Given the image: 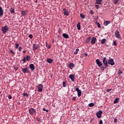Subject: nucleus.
<instances>
[{
  "instance_id": "nucleus-43",
  "label": "nucleus",
  "mask_w": 124,
  "mask_h": 124,
  "mask_svg": "<svg viewBox=\"0 0 124 124\" xmlns=\"http://www.w3.org/2000/svg\"><path fill=\"white\" fill-rule=\"evenodd\" d=\"M10 53H12V54H13V55H15V52H14V51H13V50H10Z\"/></svg>"
},
{
  "instance_id": "nucleus-13",
  "label": "nucleus",
  "mask_w": 124,
  "mask_h": 124,
  "mask_svg": "<svg viewBox=\"0 0 124 124\" xmlns=\"http://www.w3.org/2000/svg\"><path fill=\"white\" fill-rule=\"evenodd\" d=\"M75 77V76H74V75H73V74L70 75L69 76V78H70V79H71V80L72 82H74V81L75 80L74 79Z\"/></svg>"
},
{
  "instance_id": "nucleus-38",
  "label": "nucleus",
  "mask_w": 124,
  "mask_h": 124,
  "mask_svg": "<svg viewBox=\"0 0 124 124\" xmlns=\"http://www.w3.org/2000/svg\"><path fill=\"white\" fill-rule=\"evenodd\" d=\"M23 96H26L27 97L29 96V95L27 93H23Z\"/></svg>"
},
{
  "instance_id": "nucleus-11",
  "label": "nucleus",
  "mask_w": 124,
  "mask_h": 124,
  "mask_svg": "<svg viewBox=\"0 0 124 124\" xmlns=\"http://www.w3.org/2000/svg\"><path fill=\"white\" fill-rule=\"evenodd\" d=\"M38 47H39V46L37 44H35L33 45V46H32L33 50L34 51H35V50H37V49H38Z\"/></svg>"
},
{
  "instance_id": "nucleus-53",
  "label": "nucleus",
  "mask_w": 124,
  "mask_h": 124,
  "mask_svg": "<svg viewBox=\"0 0 124 124\" xmlns=\"http://www.w3.org/2000/svg\"><path fill=\"white\" fill-rule=\"evenodd\" d=\"M74 54H75V55H77V54H78V52L76 51L74 52Z\"/></svg>"
},
{
  "instance_id": "nucleus-40",
  "label": "nucleus",
  "mask_w": 124,
  "mask_h": 124,
  "mask_svg": "<svg viewBox=\"0 0 124 124\" xmlns=\"http://www.w3.org/2000/svg\"><path fill=\"white\" fill-rule=\"evenodd\" d=\"M43 110L46 111V112H49V110H48V109H46V108H43Z\"/></svg>"
},
{
  "instance_id": "nucleus-20",
  "label": "nucleus",
  "mask_w": 124,
  "mask_h": 124,
  "mask_svg": "<svg viewBox=\"0 0 124 124\" xmlns=\"http://www.w3.org/2000/svg\"><path fill=\"white\" fill-rule=\"evenodd\" d=\"M46 62H48V63H52V62H53V59H51V58H48L46 60Z\"/></svg>"
},
{
  "instance_id": "nucleus-42",
  "label": "nucleus",
  "mask_w": 124,
  "mask_h": 124,
  "mask_svg": "<svg viewBox=\"0 0 124 124\" xmlns=\"http://www.w3.org/2000/svg\"><path fill=\"white\" fill-rule=\"evenodd\" d=\"M29 37H30V38H31V39H32V37H33L32 34H30L29 35Z\"/></svg>"
},
{
  "instance_id": "nucleus-5",
  "label": "nucleus",
  "mask_w": 124,
  "mask_h": 124,
  "mask_svg": "<svg viewBox=\"0 0 124 124\" xmlns=\"http://www.w3.org/2000/svg\"><path fill=\"white\" fill-rule=\"evenodd\" d=\"M108 63L110 64V65H114V64H115V62H114V60L113 59H110L108 60Z\"/></svg>"
},
{
  "instance_id": "nucleus-51",
  "label": "nucleus",
  "mask_w": 124,
  "mask_h": 124,
  "mask_svg": "<svg viewBox=\"0 0 124 124\" xmlns=\"http://www.w3.org/2000/svg\"><path fill=\"white\" fill-rule=\"evenodd\" d=\"M114 123H117V122H118V119H114Z\"/></svg>"
},
{
  "instance_id": "nucleus-59",
  "label": "nucleus",
  "mask_w": 124,
  "mask_h": 124,
  "mask_svg": "<svg viewBox=\"0 0 124 124\" xmlns=\"http://www.w3.org/2000/svg\"><path fill=\"white\" fill-rule=\"evenodd\" d=\"M35 2H37V0H36Z\"/></svg>"
},
{
  "instance_id": "nucleus-56",
  "label": "nucleus",
  "mask_w": 124,
  "mask_h": 124,
  "mask_svg": "<svg viewBox=\"0 0 124 124\" xmlns=\"http://www.w3.org/2000/svg\"><path fill=\"white\" fill-rule=\"evenodd\" d=\"M23 54L26 53V50H23Z\"/></svg>"
},
{
  "instance_id": "nucleus-45",
  "label": "nucleus",
  "mask_w": 124,
  "mask_h": 124,
  "mask_svg": "<svg viewBox=\"0 0 124 124\" xmlns=\"http://www.w3.org/2000/svg\"><path fill=\"white\" fill-rule=\"evenodd\" d=\"M8 98H9V99H11V98H12V96H11V95H9Z\"/></svg>"
},
{
  "instance_id": "nucleus-4",
  "label": "nucleus",
  "mask_w": 124,
  "mask_h": 124,
  "mask_svg": "<svg viewBox=\"0 0 124 124\" xmlns=\"http://www.w3.org/2000/svg\"><path fill=\"white\" fill-rule=\"evenodd\" d=\"M103 63L105 67H108V61L106 59V57H104L103 59Z\"/></svg>"
},
{
  "instance_id": "nucleus-15",
  "label": "nucleus",
  "mask_w": 124,
  "mask_h": 124,
  "mask_svg": "<svg viewBox=\"0 0 124 124\" xmlns=\"http://www.w3.org/2000/svg\"><path fill=\"white\" fill-rule=\"evenodd\" d=\"M95 41H96V38L93 37L91 39V44L93 45L94 43H95Z\"/></svg>"
},
{
  "instance_id": "nucleus-58",
  "label": "nucleus",
  "mask_w": 124,
  "mask_h": 124,
  "mask_svg": "<svg viewBox=\"0 0 124 124\" xmlns=\"http://www.w3.org/2000/svg\"><path fill=\"white\" fill-rule=\"evenodd\" d=\"M92 122H93V119L91 120V121H90V123H92Z\"/></svg>"
},
{
  "instance_id": "nucleus-41",
  "label": "nucleus",
  "mask_w": 124,
  "mask_h": 124,
  "mask_svg": "<svg viewBox=\"0 0 124 124\" xmlns=\"http://www.w3.org/2000/svg\"><path fill=\"white\" fill-rule=\"evenodd\" d=\"M97 27L99 28H101V25H100V24L99 23H97Z\"/></svg>"
},
{
  "instance_id": "nucleus-31",
  "label": "nucleus",
  "mask_w": 124,
  "mask_h": 124,
  "mask_svg": "<svg viewBox=\"0 0 124 124\" xmlns=\"http://www.w3.org/2000/svg\"><path fill=\"white\" fill-rule=\"evenodd\" d=\"M80 16L81 18H82V19H85V15H84L83 14H80Z\"/></svg>"
},
{
  "instance_id": "nucleus-48",
  "label": "nucleus",
  "mask_w": 124,
  "mask_h": 124,
  "mask_svg": "<svg viewBox=\"0 0 124 124\" xmlns=\"http://www.w3.org/2000/svg\"><path fill=\"white\" fill-rule=\"evenodd\" d=\"M99 124H103V121L102 120H100Z\"/></svg>"
},
{
  "instance_id": "nucleus-49",
  "label": "nucleus",
  "mask_w": 124,
  "mask_h": 124,
  "mask_svg": "<svg viewBox=\"0 0 124 124\" xmlns=\"http://www.w3.org/2000/svg\"><path fill=\"white\" fill-rule=\"evenodd\" d=\"M72 100L73 101H75V100H76V97H74L73 98H72Z\"/></svg>"
},
{
  "instance_id": "nucleus-57",
  "label": "nucleus",
  "mask_w": 124,
  "mask_h": 124,
  "mask_svg": "<svg viewBox=\"0 0 124 124\" xmlns=\"http://www.w3.org/2000/svg\"><path fill=\"white\" fill-rule=\"evenodd\" d=\"M17 69H18V68H15V70L16 71L17 70Z\"/></svg>"
},
{
  "instance_id": "nucleus-17",
  "label": "nucleus",
  "mask_w": 124,
  "mask_h": 124,
  "mask_svg": "<svg viewBox=\"0 0 124 124\" xmlns=\"http://www.w3.org/2000/svg\"><path fill=\"white\" fill-rule=\"evenodd\" d=\"M27 13H28V10L22 11L21 15L22 16H26V15H27Z\"/></svg>"
},
{
  "instance_id": "nucleus-30",
  "label": "nucleus",
  "mask_w": 124,
  "mask_h": 124,
  "mask_svg": "<svg viewBox=\"0 0 124 124\" xmlns=\"http://www.w3.org/2000/svg\"><path fill=\"white\" fill-rule=\"evenodd\" d=\"M30 60H31V57L30 56V55H28L27 56H26V61L29 62Z\"/></svg>"
},
{
  "instance_id": "nucleus-33",
  "label": "nucleus",
  "mask_w": 124,
  "mask_h": 124,
  "mask_svg": "<svg viewBox=\"0 0 124 124\" xmlns=\"http://www.w3.org/2000/svg\"><path fill=\"white\" fill-rule=\"evenodd\" d=\"M19 44H17V43H16L15 44V48L16 49H18V47H19Z\"/></svg>"
},
{
  "instance_id": "nucleus-37",
  "label": "nucleus",
  "mask_w": 124,
  "mask_h": 124,
  "mask_svg": "<svg viewBox=\"0 0 124 124\" xmlns=\"http://www.w3.org/2000/svg\"><path fill=\"white\" fill-rule=\"evenodd\" d=\"M119 1V0H115L113 1V3H114V4H117V3H118V2Z\"/></svg>"
},
{
  "instance_id": "nucleus-23",
  "label": "nucleus",
  "mask_w": 124,
  "mask_h": 124,
  "mask_svg": "<svg viewBox=\"0 0 124 124\" xmlns=\"http://www.w3.org/2000/svg\"><path fill=\"white\" fill-rule=\"evenodd\" d=\"M111 23V21H105L104 22V26H108V24H110Z\"/></svg>"
},
{
  "instance_id": "nucleus-22",
  "label": "nucleus",
  "mask_w": 124,
  "mask_h": 124,
  "mask_svg": "<svg viewBox=\"0 0 124 124\" xmlns=\"http://www.w3.org/2000/svg\"><path fill=\"white\" fill-rule=\"evenodd\" d=\"M3 15V10L1 7H0V16H1Z\"/></svg>"
},
{
  "instance_id": "nucleus-12",
  "label": "nucleus",
  "mask_w": 124,
  "mask_h": 124,
  "mask_svg": "<svg viewBox=\"0 0 124 124\" xmlns=\"http://www.w3.org/2000/svg\"><path fill=\"white\" fill-rule=\"evenodd\" d=\"M63 11H64L63 14H64V15H65V16H68V15H69V14L68 13V11H67V10H66V9L63 8Z\"/></svg>"
},
{
  "instance_id": "nucleus-35",
  "label": "nucleus",
  "mask_w": 124,
  "mask_h": 124,
  "mask_svg": "<svg viewBox=\"0 0 124 124\" xmlns=\"http://www.w3.org/2000/svg\"><path fill=\"white\" fill-rule=\"evenodd\" d=\"M62 84H63V87L64 88H65V87H66V82L63 81V82H62Z\"/></svg>"
},
{
  "instance_id": "nucleus-16",
  "label": "nucleus",
  "mask_w": 124,
  "mask_h": 124,
  "mask_svg": "<svg viewBox=\"0 0 124 124\" xmlns=\"http://www.w3.org/2000/svg\"><path fill=\"white\" fill-rule=\"evenodd\" d=\"M92 39V37L89 36L85 40V43L86 44H88L90 41H91V40Z\"/></svg>"
},
{
  "instance_id": "nucleus-46",
  "label": "nucleus",
  "mask_w": 124,
  "mask_h": 124,
  "mask_svg": "<svg viewBox=\"0 0 124 124\" xmlns=\"http://www.w3.org/2000/svg\"><path fill=\"white\" fill-rule=\"evenodd\" d=\"M95 6L96 8H97V9H98V8H99V5H95Z\"/></svg>"
},
{
  "instance_id": "nucleus-28",
  "label": "nucleus",
  "mask_w": 124,
  "mask_h": 124,
  "mask_svg": "<svg viewBox=\"0 0 124 124\" xmlns=\"http://www.w3.org/2000/svg\"><path fill=\"white\" fill-rule=\"evenodd\" d=\"M106 42V39H103L102 41H101V44H104Z\"/></svg>"
},
{
  "instance_id": "nucleus-55",
  "label": "nucleus",
  "mask_w": 124,
  "mask_h": 124,
  "mask_svg": "<svg viewBox=\"0 0 124 124\" xmlns=\"http://www.w3.org/2000/svg\"><path fill=\"white\" fill-rule=\"evenodd\" d=\"M78 51H79V49H78V48H77L76 49V51H77V52H78Z\"/></svg>"
},
{
  "instance_id": "nucleus-36",
  "label": "nucleus",
  "mask_w": 124,
  "mask_h": 124,
  "mask_svg": "<svg viewBox=\"0 0 124 124\" xmlns=\"http://www.w3.org/2000/svg\"><path fill=\"white\" fill-rule=\"evenodd\" d=\"M22 61L23 62V63H25V62H26V61H27L26 57H24V58L22 59Z\"/></svg>"
},
{
  "instance_id": "nucleus-24",
  "label": "nucleus",
  "mask_w": 124,
  "mask_h": 124,
  "mask_svg": "<svg viewBox=\"0 0 124 124\" xmlns=\"http://www.w3.org/2000/svg\"><path fill=\"white\" fill-rule=\"evenodd\" d=\"M102 1V0H96L95 4H101V2Z\"/></svg>"
},
{
  "instance_id": "nucleus-39",
  "label": "nucleus",
  "mask_w": 124,
  "mask_h": 124,
  "mask_svg": "<svg viewBox=\"0 0 124 124\" xmlns=\"http://www.w3.org/2000/svg\"><path fill=\"white\" fill-rule=\"evenodd\" d=\"M113 45H114V46H117V42H116V41H113Z\"/></svg>"
},
{
  "instance_id": "nucleus-9",
  "label": "nucleus",
  "mask_w": 124,
  "mask_h": 124,
  "mask_svg": "<svg viewBox=\"0 0 124 124\" xmlns=\"http://www.w3.org/2000/svg\"><path fill=\"white\" fill-rule=\"evenodd\" d=\"M22 70L23 73H30V70L27 67L22 68Z\"/></svg>"
},
{
  "instance_id": "nucleus-19",
  "label": "nucleus",
  "mask_w": 124,
  "mask_h": 124,
  "mask_svg": "<svg viewBox=\"0 0 124 124\" xmlns=\"http://www.w3.org/2000/svg\"><path fill=\"white\" fill-rule=\"evenodd\" d=\"M62 36L64 38H66V39H67V38H69V37L68 34L64 33L62 34Z\"/></svg>"
},
{
  "instance_id": "nucleus-50",
  "label": "nucleus",
  "mask_w": 124,
  "mask_h": 124,
  "mask_svg": "<svg viewBox=\"0 0 124 124\" xmlns=\"http://www.w3.org/2000/svg\"><path fill=\"white\" fill-rule=\"evenodd\" d=\"M112 91V89H107V93H109V92H110V91Z\"/></svg>"
},
{
  "instance_id": "nucleus-8",
  "label": "nucleus",
  "mask_w": 124,
  "mask_h": 124,
  "mask_svg": "<svg viewBox=\"0 0 124 124\" xmlns=\"http://www.w3.org/2000/svg\"><path fill=\"white\" fill-rule=\"evenodd\" d=\"M76 91L78 92V97H80V96H81V94H82V91H81V90H79V88H76Z\"/></svg>"
},
{
  "instance_id": "nucleus-47",
  "label": "nucleus",
  "mask_w": 124,
  "mask_h": 124,
  "mask_svg": "<svg viewBox=\"0 0 124 124\" xmlns=\"http://www.w3.org/2000/svg\"><path fill=\"white\" fill-rule=\"evenodd\" d=\"M36 120L38 121V122H40V121H41V119H40V118H37Z\"/></svg>"
},
{
  "instance_id": "nucleus-52",
  "label": "nucleus",
  "mask_w": 124,
  "mask_h": 124,
  "mask_svg": "<svg viewBox=\"0 0 124 124\" xmlns=\"http://www.w3.org/2000/svg\"><path fill=\"white\" fill-rule=\"evenodd\" d=\"M85 57H87L88 56V53H86L84 54Z\"/></svg>"
},
{
  "instance_id": "nucleus-14",
  "label": "nucleus",
  "mask_w": 124,
  "mask_h": 124,
  "mask_svg": "<svg viewBox=\"0 0 124 124\" xmlns=\"http://www.w3.org/2000/svg\"><path fill=\"white\" fill-rule=\"evenodd\" d=\"M30 68L31 69V71H33L35 69V67L33 64H31L29 66Z\"/></svg>"
},
{
  "instance_id": "nucleus-6",
  "label": "nucleus",
  "mask_w": 124,
  "mask_h": 124,
  "mask_svg": "<svg viewBox=\"0 0 124 124\" xmlns=\"http://www.w3.org/2000/svg\"><path fill=\"white\" fill-rule=\"evenodd\" d=\"M95 62L96 64H97L99 67H101V66H102V62H100V60H99V59H96L95 60Z\"/></svg>"
},
{
  "instance_id": "nucleus-18",
  "label": "nucleus",
  "mask_w": 124,
  "mask_h": 124,
  "mask_svg": "<svg viewBox=\"0 0 124 124\" xmlns=\"http://www.w3.org/2000/svg\"><path fill=\"white\" fill-rule=\"evenodd\" d=\"M69 68H70V69H72L73 67H74L75 65L73 63H69L68 64Z\"/></svg>"
},
{
  "instance_id": "nucleus-2",
  "label": "nucleus",
  "mask_w": 124,
  "mask_h": 124,
  "mask_svg": "<svg viewBox=\"0 0 124 124\" xmlns=\"http://www.w3.org/2000/svg\"><path fill=\"white\" fill-rule=\"evenodd\" d=\"M37 88L38 89L37 91L39 93H42V91H43V85L41 84L38 85Z\"/></svg>"
},
{
  "instance_id": "nucleus-7",
  "label": "nucleus",
  "mask_w": 124,
  "mask_h": 124,
  "mask_svg": "<svg viewBox=\"0 0 124 124\" xmlns=\"http://www.w3.org/2000/svg\"><path fill=\"white\" fill-rule=\"evenodd\" d=\"M102 111L101 110H99L98 112L96 113L97 117L98 119H100L101 118V115H102Z\"/></svg>"
},
{
  "instance_id": "nucleus-10",
  "label": "nucleus",
  "mask_w": 124,
  "mask_h": 124,
  "mask_svg": "<svg viewBox=\"0 0 124 124\" xmlns=\"http://www.w3.org/2000/svg\"><path fill=\"white\" fill-rule=\"evenodd\" d=\"M115 35L117 38H121V34H120V32H119L117 30L115 32Z\"/></svg>"
},
{
  "instance_id": "nucleus-26",
  "label": "nucleus",
  "mask_w": 124,
  "mask_h": 124,
  "mask_svg": "<svg viewBox=\"0 0 124 124\" xmlns=\"http://www.w3.org/2000/svg\"><path fill=\"white\" fill-rule=\"evenodd\" d=\"M119 100V98H117L113 102L114 104H117Z\"/></svg>"
},
{
  "instance_id": "nucleus-3",
  "label": "nucleus",
  "mask_w": 124,
  "mask_h": 124,
  "mask_svg": "<svg viewBox=\"0 0 124 124\" xmlns=\"http://www.w3.org/2000/svg\"><path fill=\"white\" fill-rule=\"evenodd\" d=\"M1 31H2V33L5 34V33L8 31V28L7 26H4L2 28Z\"/></svg>"
},
{
  "instance_id": "nucleus-29",
  "label": "nucleus",
  "mask_w": 124,
  "mask_h": 124,
  "mask_svg": "<svg viewBox=\"0 0 124 124\" xmlns=\"http://www.w3.org/2000/svg\"><path fill=\"white\" fill-rule=\"evenodd\" d=\"M88 106H89V107H93V106H94V104L93 103H90L88 105Z\"/></svg>"
},
{
  "instance_id": "nucleus-54",
  "label": "nucleus",
  "mask_w": 124,
  "mask_h": 124,
  "mask_svg": "<svg viewBox=\"0 0 124 124\" xmlns=\"http://www.w3.org/2000/svg\"><path fill=\"white\" fill-rule=\"evenodd\" d=\"M91 14H93V11H91Z\"/></svg>"
},
{
  "instance_id": "nucleus-21",
  "label": "nucleus",
  "mask_w": 124,
  "mask_h": 124,
  "mask_svg": "<svg viewBox=\"0 0 124 124\" xmlns=\"http://www.w3.org/2000/svg\"><path fill=\"white\" fill-rule=\"evenodd\" d=\"M9 11L11 13H13V14L15 13V10L14 8L11 7V8H10Z\"/></svg>"
},
{
  "instance_id": "nucleus-25",
  "label": "nucleus",
  "mask_w": 124,
  "mask_h": 124,
  "mask_svg": "<svg viewBox=\"0 0 124 124\" xmlns=\"http://www.w3.org/2000/svg\"><path fill=\"white\" fill-rule=\"evenodd\" d=\"M77 28L78 31H80V30H81V25H80V22H78L77 24Z\"/></svg>"
},
{
  "instance_id": "nucleus-32",
  "label": "nucleus",
  "mask_w": 124,
  "mask_h": 124,
  "mask_svg": "<svg viewBox=\"0 0 124 124\" xmlns=\"http://www.w3.org/2000/svg\"><path fill=\"white\" fill-rule=\"evenodd\" d=\"M123 74V71L121 70H119L118 72V75H121V74Z\"/></svg>"
},
{
  "instance_id": "nucleus-34",
  "label": "nucleus",
  "mask_w": 124,
  "mask_h": 124,
  "mask_svg": "<svg viewBox=\"0 0 124 124\" xmlns=\"http://www.w3.org/2000/svg\"><path fill=\"white\" fill-rule=\"evenodd\" d=\"M100 68H101V70H104V69H105L106 67H105V66L104 67V65H102Z\"/></svg>"
},
{
  "instance_id": "nucleus-1",
  "label": "nucleus",
  "mask_w": 124,
  "mask_h": 124,
  "mask_svg": "<svg viewBox=\"0 0 124 124\" xmlns=\"http://www.w3.org/2000/svg\"><path fill=\"white\" fill-rule=\"evenodd\" d=\"M35 113H36V110L34 108H31L29 109V114H30L31 116L35 115Z\"/></svg>"
},
{
  "instance_id": "nucleus-27",
  "label": "nucleus",
  "mask_w": 124,
  "mask_h": 124,
  "mask_svg": "<svg viewBox=\"0 0 124 124\" xmlns=\"http://www.w3.org/2000/svg\"><path fill=\"white\" fill-rule=\"evenodd\" d=\"M46 45L47 49H50L51 48V45H50L49 44L46 43Z\"/></svg>"
},
{
  "instance_id": "nucleus-44",
  "label": "nucleus",
  "mask_w": 124,
  "mask_h": 124,
  "mask_svg": "<svg viewBox=\"0 0 124 124\" xmlns=\"http://www.w3.org/2000/svg\"><path fill=\"white\" fill-rule=\"evenodd\" d=\"M18 51L19 52H21V51H22V47L21 46H19L18 48Z\"/></svg>"
}]
</instances>
